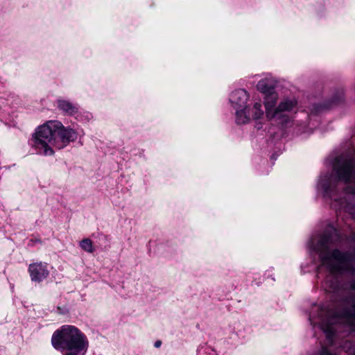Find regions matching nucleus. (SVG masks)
Returning a JSON list of instances; mask_svg holds the SVG:
<instances>
[{"mask_svg": "<svg viewBox=\"0 0 355 355\" xmlns=\"http://www.w3.org/2000/svg\"><path fill=\"white\" fill-rule=\"evenodd\" d=\"M77 135L58 121H49L39 126L33 135V146L45 155H52L55 149H62L76 140Z\"/></svg>", "mask_w": 355, "mask_h": 355, "instance_id": "nucleus-1", "label": "nucleus"}, {"mask_svg": "<svg viewBox=\"0 0 355 355\" xmlns=\"http://www.w3.org/2000/svg\"><path fill=\"white\" fill-rule=\"evenodd\" d=\"M331 240V236L325 234L320 238L315 248V250L319 252L322 265L325 266L331 273L346 271L355 274V269L352 267L354 260L350 254L341 252L338 250H334L332 252L329 251Z\"/></svg>", "mask_w": 355, "mask_h": 355, "instance_id": "nucleus-2", "label": "nucleus"}, {"mask_svg": "<svg viewBox=\"0 0 355 355\" xmlns=\"http://www.w3.org/2000/svg\"><path fill=\"white\" fill-rule=\"evenodd\" d=\"M51 343L56 349H67L64 355H85L88 348L86 336L76 327L64 325L54 332Z\"/></svg>", "mask_w": 355, "mask_h": 355, "instance_id": "nucleus-3", "label": "nucleus"}, {"mask_svg": "<svg viewBox=\"0 0 355 355\" xmlns=\"http://www.w3.org/2000/svg\"><path fill=\"white\" fill-rule=\"evenodd\" d=\"M333 170L337 177L327 175L321 178L319 182V186L323 191L328 193L337 185L338 181L342 180L345 183L353 184L354 187H347V191L355 193V157L349 159L343 156L337 157L334 163Z\"/></svg>", "mask_w": 355, "mask_h": 355, "instance_id": "nucleus-4", "label": "nucleus"}, {"mask_svg": "<svg viewBox=\"0 0 355 355\" xmlns=\"http://www.w3.org/2000/svg\"><path fill=\"white\" fill-rule=\"evenodd\" d=\"M297 105V101L295 97H285L282 98L275 111L272 121L282 125H287L291 122L289 113L295 110Z\"/></svg>", "mask_w": 355, "mask_h": 355, "instance_id": "nucleus-5", "label": "nucleus"}, {"mask_svg": "<svg viewBox=\"0 0 355 355\" xmlns=\"http://www.w3.org/2000/svg\"><path fill=\"white\" fill-rule=\"evenodd\" d=\"M350 288L351 291L343 300L340 317L355 330V282L351 283Z\"/></svg>", "mask_w": 355, "mask_h": 355, "instance_id": "nucleus-6", "label": "nucleus"}, {"mask_svg": "<svg viewBox=\"0 0 355 355\" xmlns=\"http://www.w3.org/2000/svg\"><path fill=\"white\" fill-rule=\"evenodd\" d=\"M31 279L33 282H40L49 275L47 264L42 262L31 263L28 266Z\"/></svg>", "mask_w": 355, "mask_h": 355, "instance_id": "nucleus-7", "label": "nucleus"}, {"mask_svg": "<svg viewBox=\"0 0 355 355\" xmlns=\"http://www.w3.org/2000/svg\"><path fill=\"white\" fill-rule=\"evenodd\" d=\"M278 98V94L275 91H272V92L264 95L266 116L269 121H271L274 116Z\"/></svg>", "mask_w": 355, "mask_h": 355, "instance_id": "nucleus-8", "label": "nucleus"}, {"mask_svg": "<svg viewBox=\"0 0 355 355\" xmlns=\"http://www.w3.org/2000/svg\"><path fill=\"white\" fill-rule=\"evenodd\" d=\"M249 98V95L244 89H237L233 92L230 97V101L234 107L237 110L245 107Z\"/></svg>", "mask_w": 355, "mask_h": 355, "instance_id": "nucleus-9", "label": "nucleus"}, {"mask_svg": "<svg viewBox=\"0 0 355 355\" xmlns=\"http://www.w3.org/2000/svg\"><path fill=\"white\" fill-rule=\"evenodd\" d=\"M334 320V318H331V320L322 319L320 323V328L326 334L327 341L330 345H332L333 343V337L335 333V329L333 327Z\"/></svg>", "mask_w": 355, "mask_h": 355, "instance_id": "nucleus-10", "label": "nucleus"}, {"mask_svg": "<svg viewBox=\"0 0 355 355\" xmlns=\"http://www.w3.org/2000/svg\"><path fill=\"white\" fill-rule=\"evenodd\" d=\"M251 120L250 113L247 110V107H243L236 111V121L238 124H245Z\"/></svg>", "mask_w": 355, "mask_h": 355, "instance_id": "nucleus-11", "label": "nucleus"}, {"mask_svg": "<svg viewBox=\"0 0 355 355\" xmlns=\"http://www.w3.org/2000/svg\"><path fill=\"white\" fill-rule=\"evenodd\" d=\"M58 106L61 110L69 115L76 113L78 110L77 105L65 100H58Z\"/></svg>", "mask_w": 355, "mask_h": 355, "instance_id": "nucleus-12", "label": "nucleus"}, {"mask_svg": "<svg viewBox=\"0 0 355 355\" xmlns=\"http://www.w3.org/2000/svg\"><path fill=\"white\" fill-rule=\"evenodd\" d=\"M247 110L250 111L251 119L257 120L261 119L264 114L262 109V105L260 102H256L254 103L252 107H247Z\"/></svg>", "mask_w": 355, "mask_h": 355, "instance_id": "nucleus-13", "label": "nucleus"}, {"mask_svg": "<svg viewBox=\"0 0 355 355\" xmlns=\"http://www.w3.org/2000/svg\"><path fill=\"white\" fill-rule=\"evenodd\" d=\"M257 89L263 93L264 95L275 91L272 85L266 79L261 80L257 85Z\"/></svg>", "mask_w": 355, "mask_h": 355, "instance_id": "nucleus-14", "label": "nucleus"}, {"mask_svg": "<svg viewBox=\"0 0 355 355\" xmlns=\"http://www.w3.org/2000/svg\"><path fill=\"white\" fill-rule=\"evenodd\" d=\"M81 248L89 253H92L94 251L92 241L89 239H84L80 242Z\"/></svg>", "mask_w": 355, "mask_h": 355, "instance_id": "nucleus-15", "label": "nucleus"}, {"mask_svg": "<svg viewBox=\"0 0 355 355\" xmlns=\"http://www.w3.org/2000/svg\"><path fill=\"white\" fill-rule=\"evenodd\" d=\"M336 352L328 349L327 347H322L320 351V355H336Z\"/></svg>", "mask_w": 355, "mask_h": 355, "instance_id": "nucleus-16", "label": "nucleus"}, {"mask_svg": "<svg viewBox=\"0 0 355 355\" xmlns=\"http://www.w3.org/2000/svg\"><path fill=\"white\" fill-rule=\"evenodd\" d=\"M161 344H162V342H161L160 340H157V341L155 343L154 345H155V347H157H157H160Z\"/></svg>", "mask_w": 355, "mask_h": 355, "instance_id": "nucleus-17", "label": "nucleus"}, {"mask_svg": "<svg viewBox=\"0 0 355 355\" xmlns=\"http://www.w3.org/2000/svg\"><path fill=\"white\" fill-rule=\"evenodd\" d=\"M331 232H332L334 234H335L336 235L337 234V232L335 229H331Z\"/></svg>", "mask_w": 355, "mask_h": 355, "instance_id": "nucleus-18", "label": "nucleus"}, {"mask_svg": "<svg viewBox=\"0 0 355 355\" xmlns=\"http://www.w3.org/2000/svg\"><path fill=\"white\" fill-rule=\"evenodd\" d=\"M341 208H343V209H346V210H348V207H347V206H345V205H341Z\"/></svg>", "mask_w": 355, "mask_h": 355, "instance_id": "nucleus-19", "label": "nucleus"}]
</instances>
